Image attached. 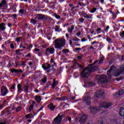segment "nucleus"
I'll return each instance as SVG.
<instances>
[{"label":"nucleus","instance_id":"obj_5","mask_svg":"<svg viewBox=\"0 0 124 124\" xmlns=\"http://www.w3.org/2000/svg\"><path fill=\"white\" fill-rule=\"evenodd\" d=\"M11 111L12 110L10 109V107L6 108L2 111L1 116H4L5 117L9 116V115H11Z\"/></svg>","mask_w":124,"mask_h":124},{"label":"nucleus","instance_id":"obj_8","mask_svg":"<svg viewBox=\"0 0 124 124\" xmlns=\"http://www.w3.org/2000/svg\"><path fill=\"white\" fill-rule=\"evenodd\" d=\"M91 100H92V98L89 96H85L83 99L84 103H85L87 106H90V105H91L92 102Z\"/></svg>","mask_w":124,"mask_h":124},{"label":"nucleus","instance_id":"obj_56","mask_svg":"<svg viewBox=\"0 0 124 124\" xmlns=\"http://www.w3.org/2000/svg\"><path fill=\"white\" fill-rule=\"evenodd\" d=\"M34 51H35V52H40V49L39 48H35Z\"/></svg>","mask_w":124,"mask_h":124},{"label":"nucleus","instance_id":"obj_23","mask_svg":"<svg viewBox=\"0 0 124 124\" xmlns=\"http://www.w3.org/2000/svg\"><path fill=\"white\" fill-rule=\"evenodd\" d=\"M119 115L121 116V117L124 116V107L120 108L119 110Z\"/></svg>","mask_w":124,"mask_h":124},{"label":"nucleus","instance_id":"obj_19","mask_svg":"<svg viewBox=\"0 0 124 124\" xmlns=\"http://www.w3.org/2000/svg\"><path fill=\"white\" fill-rule=\"evenodd\" d=\"M18 12H19V15H20V16H23V15H26V14H27V11L23 9H20Z\"/></svg>","mask_w":124,"mask_h":124},{"label":"nucleus","instance_id":"obj_20","mask_svg":"<svg viewBox=\"0 0 124 124\" xmlns=\"http://www.w3.org/2000/svg\"><path fill=\"white\" fill-rule=\"evenodd\" d=\"M90 74L89 72L85 73V71H82L81 74L80 76L82 78H87V76Z\"/></svg>","mask_w":124,"mask_h":124},{"label":"nucleus","instance_id":"obj_10","mask_svg":"<svg viewBox=\"0 0 124 124\" xmlns=\"http://www.w3.org/2000/svg\"><path fill=\"white\" fill-rule=\"evenodd\" d=\"M11 72L12 73H16L17 76H20L24 71L21 69H12L11 70Z\"/></svg>","mask_w":124,"mask_h":124},{"label":"nucleus","instance_id":"obj_39","mask_svg":"<svg viewBox=\"0 0 124 124\" xmlns=\"http://www.w3.org/2000/svg\"><path fill=\"white\" fill-rule=\"evenodd\" d=\"M34 107V106H33V105H30V106H29V110L30 111H32V110L33 109V107Z\"/></svg>","mask_w":124,"mask_h":124},{"label":"nucleus","instance_id":"obj_3","mask_svg":"<svg viewBox=\"0 0 124 124\" xmlns=\"http://www.w3.org/2000/svg\"><path fill=\"white\" fill-rule=\"evenodd\" d=\"M34 20H37L39 22H42V23H45L47 20H48V17L46 16V15H43L42 14H37L36 15V17H34Z\"/></svg>","mask_w":124,"mask_h":124},{"label":"nucleus","instance_id":"obj_32","mask_svg":"<svg viewBox=\"0 0 124 124\" xmlns=\"http://www.w3.org/2000/svg\"><path fill=\"white\" fill-rule=\"evenodd\" d=\"M55 28H53V29H54L55 30V31H56V32H60V26H59L58 25H56L55 26Z\"/></svg>","mask_w":124,"mask_h":124},{"label":"nucleus","instance_id":"obj_51","mask_svg":"<svg viewBox=\"0 0 124 124\" xmlns=\"http://www.w3.org/2000/svg\"><path fill=\"white\" fill-rule=\"evenodd\" d=\"M92 3H93V4H98V2H95V0H92L91 1Z\"/></svg>","mask_w":124,"mask_h":124},{"label":"nucleus","instance_id":"obj_40","mask_svg":"<svg viewBox=\"0 0 124 124\" xmlns=\"http://www.w3.org/2000/svg\"><path fill=\"white\" fill-rule=\"evenodd\" d=\"M78 21H79V22L81 23V24H83L84 23V22L85 21V19H84L83 18H79L78 19Z\"/></svg>","mask_w":124,"mask_h":124},{"label":"nucleus","instance_id":"obj_33","mask_svg":"<svg viewBox=\"0 0 124 124\" xmlns=\"http://www.w3.org/2000/svg\"><path fill=\"white\" fill-rule=\"evenodd\" d=\"M106 40L108 43H113V42L112 41V39L110 38V37H107L106 38Z\"/></svg>","mask_w":124,"mask_h":124},{"label":"nucleus","instance_id":"obj_64","mask_svg":"<svg viewBox=\"0 0 124 124\" xmlns=\"http://www.w3.org/2000/svg\"><path fill=\"white\" fill-rule=\"evenodd\" d=\"M67 119L68 121H69V123H70V122H71V117H67Z\"/></svg>","mask_w":124,"mask_h":124},{"label":"nucleus","instance_id":"obj_46","mask_svg":"<svg viewBox=\"0 0 124 124\" xmlns=\"http://www.w3.org/2000/svg\"><path fill=\"white\" fill-rule=\"evenodd\" d=\"M100 79H103V80H105L106 79V76L105 75H103L100 78Z\"/></svg>","mask_w":124,"mask_h":124},{"label":"nucleus","instance_id":"obj_6","mask_svg":"<svg viewBox=\"0 0 124 124\" xmlns=\"http://www.w3.org/2000/svg\"><path fill=\"white\" fill-rule=\"evenodd\" d=\"M62 118H63V115H61V114H58V116L53 119V121L55 124H60L62 121Z\"/></svg>","mask_w":124,"mask_h":124},{"label":"nucleus","instance_id":"obj_55","mask_svg":"<svg viewBox=\"0 0 124 124\" xmlns=\"http://www.w3.org/2000/svg\"><path fill=\"white\" fill-rule=\"evenodd\" d=\"M68 32H69L70 33H72V31H73V30H72V29H70V28H69L68 29Z\"/></svg>","mask_w":124,"mask_h":124},{"label":"nucleus","instance_id":"obj_16","mask_svg":"<svg viewBox=\"0 0 124 124\" xmlns=\"http://www.w3.org/2000/svg\"><path fill=\"white\" fill-rule=\"evenodd\" d=\"M46 65H47V66H46ZM46 65L45 64L42 65V68L44 70H48V69H50L51 64H49V63H46Z\"/></svg>","mask_w":124,"mask_h":124},{"label":"nucleus","instance_id":"obj_25","mask_svg":"<svg viewBox=\"0 0 124 124\" xmlns=\"http://www.w3.org/2000/svg\"><path fill=\"white\" fill-rule=\"evenodd\" d=\"M35 100L38 103H40L41 102V97L40 96H36L35 97Z\"/></svg>","mask_w":124,"mask_h":124},{"label":"nucleus","instance_id":"obj_22","mask_svg":"<svg viewBox=\"0 0 124 124\" xmlns=\"http://www.w3.org/2000/svg\"><path fill=\"white\" fill-rule=\"evenodd\" d=\"M82 16L86 19H93V17H92V16H89L86 13H83Z\"/></svg>","mask_w":124,"mask_h":124},{"label":"nucleus","instance_id":"obj_27","mask_svg":"<svg viewBox=\"0 0 124 124\" xmlns=\"http://www.w3.org/2000/svg\"><path fill=\"white\" fill-rule=\"evenodd\" d=\"M26 46H27V47H26V46H22V48H23V49H26H26H27V50H28V51L29 52H31V46H30V45H28V44H27L26 45Z\"/></svg>","mask_w":124,"mask_h":124},{"label":"nucleus","instance_id":"obj_29","mask_svg":"<svg viewBox=\"0 0 124 124\" xmlns=\"http://www.w3.org/2000/svg\"><path fill=\"white\" fill-rule=\"evenodd\" d=\"M15 89H16V84H14L11 86V87L10 88V89L11 90V92H12V93H13V90L14 91V90H15Z\"/></svg>","mask_w":124,"mask_h":124},{"label":"nucleus","instance_id":"obj_54","mask_svg":"<svg viewBox=\"0 0 124 124\" xmlns=\"http://www.w3.org/2000/svg\"><path fill=\"white\" fill-rule=\"evenodd\" d=\"M120 22H124V17H120Z\"/></svg>","mask_w":124,"mask_h":124},{"label":"nucleus","instance_id":"obj_24","mask_svg":"<svg viewBox=\"0 0 124 124\" xmlns=\"http://www.w3.org/2000/svg\"><path fill=\"white\" fill-rule=\"evenodd\" d=\"M58 84H59V81H56V79H53V82L51 85L52 89H55V88L56 87V86H57Z\"/></svg>","mask_w":124,"mask_h":124},{"label":"nucleus","instance_id":"obj_44","mask_svg":"<svg viewBox=\"0 0 124 124\" xmlns=\"http://www.w3.org/2000/svg\"><path fill=\"white\" fill-rule=\"evenodd\" d=\"M42 82L44 84H45V83H46V82H47V78L45 77L43 79H42Z\"/></svg>","mask_w":124,"mask_h":124},{"label":"nucleus","instance_id":"obj_11","mask_svg":"<svg viewBox=\"0 0 124 124\" xmlns=\"http://www.w3.org/2000/svg\"><path fill=\"white\" fill-rule=\"evenodd\" d=\"M88 120V116L86 114L83 115L79 119V123L80 124H84L87 122Z\"/></svg>","mask_w":124,"mask_h":124},{"label":"nucleus","instance_id":"obj_50","mask_svg":"<svg viewBox=\"0 0 124 124\" xmlns=\"http://www.w3.org/2000/svg\"><path fill=\"white\" fill-rule=\"evenodd\" d=\"M10 48H12V49H14L15 48V46H14V44L13 43H11L10 45Z\"/></svg>","mask_w":124,"mask_h":124},{"label":"nucleus","instance_id":"obj_31","mask_svg":"<svg viewBox=\"0 0 124 124\" xmlns=\"http://www.w3.org/2000/svg\"><path fill=\"white\" fill-rule=\"evenodd\" d=\"M98 82V83H101V84H105V80L103 79L102 78H99Z\"/></svg>","mask_w":124,"mask_h":124},{"label":"nucleus","instance_id":"obj_4","mask_svg":"<svg viewBox=\"0 0 124 124\" xmlns=\"http://www.w3.org/2000/svg\"><path fill=\"white\" fill-rule=\"evenodd\" d=\"M121 74L124 75V65L120 66L119 69L113 73L114 77H119Z\"/></svg>","mask_w":124,"mask_h":124},{"label":"nucleus","instance_id":"obj_41","mask_svg":"<svg viewBox=\"0 0 124 124\" xmlns=\"http://www.w3.org/2000/svg\"><path fill=\"white\" fill-rule=\"evenodd\" d=\"M72 40L73 41H76V42H77V41H80V39L77 38V37H74L73 39H72Z\"/></svg>","mask_w":124,"mask_h":124},{"label":"nucleus","instance_id":"obj_35","mask_svg":"<svg viewBox=\"0 0 124 124\" xmlns=\"http://www.w3.org/2000/svg\"><path fill=\"white\" fill-rule=\"evenodd\" d=\"M62 53H63L64 54H66V53H69V49H63L62 50Z\"/></svg>","mask_w":124,"mask_h":124},{"label":"nucleus","instance_id":"obj_63","mask_svg":"<svg viewBox=\"0 0 124 124\" xmlns=\"http://www.w3.org/2000/svg\"><path fill=\"white\" fill-rule=\"evenodd\" d=\"M77 58L78 60H82V59H83V57L81 56H78Z\"/></svg>","mask_w":124,"mask_h":124},{"label":"nucleus","instance_id":"obj_2","mask_svg":"<svg viewBox=\"0 0 124 124\" xmlns=\"http://www.w3.org/2000/svg\"><path fill=\"white\" fill-rule=\"evenodd\" d=\"M65 42L66 41L65 39H56L54 40V47L55 49L62 50V47L65 46Z\"/></svg>","mask_w":124,"mask_h":124},{"label":"nucleus","instance_id":"obj_7","mask_svg":"<svg viewBox=\"0 0 124 124\" xmlns=\"http://www.w3.org/2000/svg\"><path fill=\"white\" fill-rule=\"evenodd\" d=\"M1 95L2 96H5L8 93H9V90L7 89V87L5 86H2L1 87Z\"/></svg>","mask_w":124,"mask_h":124},{"label":"nucleus","instance_id":"obj_38","mask_svg":"<svg viewBox=\"0 0 124 124\" xmlns=\"http://www.w3.org/2000/svg\"><path fill=\"white\" fill-rule=\"evenodd\" d=\"M88 84L90 87H94V83L93 82H88Z\"/></svg>","mask_w":124,"mask_h":124},{"label":"nucleus","instance_id":"obj_14","mask_svg":"<svg viewBox=\"0 0 124 124\" xmlns=\"http://www.w3.org/2000/svg\"><path fill=\"white\" fill-rule=\"evenodd\" d=\"M114 67H115V66L112 65L110 69L107 71V75L109 77V79H111L112 78V75L111 74V72H112V71L113 70V68H114Z\"/></svg>","mask_w":124,"mask_h":124},{"label":"nucleus","instance_id":"obj_42","mask_svg":"<svg viewBox=\"0 0 124 124\" xmlns=\"http://www.w3.org/2000/svg\"><path fill=\"white\" fill-rule=\"evenodd\" d=\"M23 57H25V58H31V53H28L27 55L23 56Z\"/></svg>","mask_w":124,"mask_h":124},{"label":"nucleus","instance_id":"obj_57","mask_svg":"<svg viewBox=\"0 0 124 124\" xmlns=\"http://www.w3.org/2000/svg\"><path fill=\"white\" fill-rule=\"evenodd\" d=\"M6 29V28L4 26H2L1 28V30L2 31H4V30Z\"/></svg>","mask_w":124,"mask_h":124},{"label":"nucleus","instance_id":"obj_17","mask_svg":"<svg viewBox=\"0 0 124 124\" xmlns=\"http://www.w3.org/2000/svg\"><path fill=\"white\" fill-rule=\"evenodd\" d=\"M15 63L13 62L12 61H9L7 65V67H8V68H10V67H15Z\"/></svg>","mask_w":124,"mask_h":124},{"label":"nucleus","instance_id":"obj_1","mask_svg":"<svg viewBox=\"0 0 124 124\" xmlns=\"http://www.w3.org/2000/svg\"><path fill=\"white\" fill-rule=\"evenodd\" d=\"M113 105V103L111 102H102L100 103V106L91 107L90 108V111L92 115H95L96 113L99 112L102 108L109 109Z\"/></svg>","mask_w":124,"mask_h":124},{"label":"nucleus","instance_id":"obj_59","mask_svg":"<svg viewBox=\"0 0 124 124\" xmlns=\"http://www.w3.org/2000/svg\"><path fill=\"white\" fill-rule=\"evenodd\" d=\"M35 54H37L38 57H41V56H42V52L35 53Z\"/></svg>","mask_w":124,"mask_h":124},{"label":"nucleus","instance_id":"obj_37","mask_svg":"<svg viewBox=\"0 0 124 124\" xmlns=\"http://www.w3.org/2000/svg\"><path fill=\"white\" fill-rule=\"evenodd\" d=\"M96 31H97V34H99V33H101L102 30H101V28H98L96 30Z\"/></svg>","mask_w":124,"mask_h":124},{"label":"nucleus","instance_id":"obj_34","mask_svg":"<svg viewBox=\"0 0 124 124\" xmlns=\"http://www.w3.org/2000/svg\"><path fill=\"white\" fill-rule=\"evenodd\" d=\"M53 16L56 18V19H61V16L60 15H58V14L55 13L53 15Z\"/></svg>","mask_w":124,"mask_h":124},{"label":"nucleus","instance_id":"obj_48","mask_svg":"<svg viewBox=\"0 0 124 124\" xmlns=\"http://www.w3.org/2000/svg\"><path fill=\"white\" fill-rule=\"evenodd\" d=\"M96 8H93L91 11V13H94L95 11H96Z\"/></svg>","mask_w":124,"mask_h":124},{"label":"nucleus","instance_id":"obj_21","mask_svg":"<svg viewBox=\"0 0 124 124\" xmlns=\"http://www.w3.org/2000/svg\"><path fill=\"white\" fill-rule=\"evenodd\" d=\"M74 67L76 68H84V66L81 65L79 63L76 62L74 64Z\"/></svg>","mask_w":124,"mask_h":124},{"label":"nucleus","instance_id":"obj_45","mask_svg":"<svg viewBox=\"0 0 124 124\" xmlns=\"http://www.w3.org/2000/svg\"><path fill=\"white\" fill-rule=\"evenodd\" d=\"M105 58H104V57H102L101 58V59L100 60V61H99V63L100 64H101V63H102V62H103V61H104V59H105Z\"/></svg>","mask_w":124,"mask_h":124},{"label":"nucleus","instance_id":"obj_13","mask_svg":"<svg viewBox=\"0 0 124 124\" xmlns=\"http://www.w3.org/2000/svg\"><path fill=\"white\" fill-rule=\"evenodd\" d=\"M37 115V112L34 113L33 111H32V113H29L26 115V119H32L34 116H36Z\"/></svg>","mask_w":124,"mask_h":124},{"label":"nucleus","instance_id":"obj_30","mask_svg":"<svg viewBox=\"0 0 124 124\" xmlns=\"http://www.w3.org/2000/svg\"><path fill=\"white\" fill-rule=\"evenodd\" d=\"M17 91H24V90L22 89V85L21 84L19 83L17 85Z\"/></svg>","mask_w":124,"mask_h":124},{"label":"nucleus","instance_id":"obj_61","mask_svg":"<svg viewBox=\"0 0 124 124\" xmlns=\"http://www.w3.org/2000/svg\"><path fill=\"white\" fill-rule=\"evenodd\" d=\"M95 43H96L97 44H98V42H97V41H94L92 43H91V45H94V44H95Z\"/></svg>","mask_w":124,"mask_h":124},{"label":"nucleus","instance_id":"obj_28","mask_svg":"<svg viewBox=\"0 0 124 124\" xmlns=\"http://www.w3.org/2000/svg\"><path fill=\"white\" fill-rule=\"evenodd\" d=\"M23 87L24 88V92L26 93H29V86L24 85Z\"/></svg>","mask_w":124,"mask_h":124},{"label":"nucleus","instance_id":"obj_47","mask_svg":"<svg viewBox=\"0 0 124 124\" xmlns=\"http://www.w3.org/2000/svg\"><path fill=\"white\" fill-rule=\"evenodd\" d=\"M88 39H86L85 37H83L81 39V41L82 42H85V41H87Z\"/></svg>","mask_w":124,"mask_h":124},{"label":"nucleus","instance_id":"obj_9","mask_svg":"<svg viewBox=\"0 0 124 124\" xmlns=\"http://www.w3.org/2000/svg\"><path fill=\"white\" fill-rule=\"evenodd\" d=\"M55 54V48L54 47H47L46 50V56L48 55H53Z\"/></svg>","mask_w":124,"mask_h":124},{"label":"nucleus","instance_id":"obj_12","mask_svg":"<svg viewBox=\"0 0 124 124\" xmlns=\"http://www.w3.org/2000/svg\"><path fill=\"white\" fill-rule=\"evenodd\" d=\"M124 90H119L118 92L115 93H114L112 94V95L114 98H116V97H118V96L123 95V94H124Z\"/></svg>","mask_w":124,"mask_h":124},{"label":"nucleus","instance_id":"obj_53","mask_svg":"<svg viewBox=\"0 0 124 124\" xmlns=\"http://www.w3.org/2000/svg\"><path fill=\"white\" fill-rule=\"evenodd\" d=\"M42 48H43V49H45L46 48H47V46L46 44H44L43 45H42Z\"/></svg>","mask_w":124,"mask_h":124},{"label":"nucleus","instance_id":"obj_43","mask_svg":"<svg viewBox=\"0 0 124 124\" xmlns=\"http://www.w3.org/2000/svg\"><path fill=\"white\" fill-rule=\"evenodd\" d=\"M21 38H22V37H16V41H17V42H21Z\"/></svg>","mask_w":124,"mask_h":124},{"label":"nucleus","instance_id":"obj_52","mask_svg":"<svg viewBox=\"0 0 124 124\" xmlns=\"http://www.w3.org/2000/svg\"><path fill=\"white\" fill-rule=\"evenodd\" d=\"M56 100H59V101H62V97H57Z\"/></svg>","mask_w":124,"mask_h":124},{"label":"nucleus","instance_id":"obj_26","mask_svg":"<svg viewBox=\"0 0 124 124\" xmlns=\"http://www.w3.org/2000/svg\"><path fill=\"white\" fill-rule=\"evenodd\" d=\"M38 22H39L38 20L32 18L31 19L30 23H31V24H32V25H36V23H38Z\"/></svg>","mask_w":124,"mask_h":124},{"label":"nucleus","instance_id":"obj_62","mask_svg":"<svg viewBox=\"0 0 124 124\" xmlns=\"http://www.w3.org/2000/svg\"><path fill=\"white\" fill-rule=\"evenodd\" d=\"M18 53H20V49L16 50V54H18Z\"/></svg>","mask_w":124,"mask_h":124},{"label":"nucleus","instance_id":"obj_49","mask_svg":"<svg viewBox=\"0 0 124 124\" xmlns=\"http://www.w3.org/2000/svg\"><path fill=\"white\" fill-rule=\"evenodd\" d=\"M1 3L3 5H5V4H6V0H3L1 1Z\"/></svg>","mask_w":124,"mask_h":124},{"label":"nucleus","instance_id":"obj_60","mask_svg":"<svg viewBox=\"0 0 124 124\" xmlns=\"http://www.w3.org/2000/svg\"><path fill=\"white\" fill-rule=\"evenodd\" d=\"M106 124V122H105V121H103V120H102V121H101V122L99 123V124Z\"/></svg>","mask_w":124,"mask_h":124},{"label":"nucleus","instance_id":"obj_15","mask_svg":"<svg viewBox=\"0 0 124 124\" xmlns=\"http://www.w3.org/2000/svg\"><path fill=\"white\" fill-rule=\"evenodd\" d=\"M105 93V92L104 91L100 90L99 93L95 94V97H97L98 98H99V97H102V95Z\"/></svg>","mask_w":124,"mask_h":124},{"label":"nucleus","instance_id":"obj_58","mask_svg":"<svg viewBox=\"0 0 124 124\" xmlns=\"http://www.w3.org/2000/svg\"><path fill=\"white\" fill-rule=\"evenodd\" d=\"M62 101H64V100H67V97H66V96L62 97Z\"/></svg>","mask_w":124,"mask_h":124},{"label":"nucleus","instance_id":"obj_18","mask_svg":"<svg viewBox=\"0 0 124 124\" xmlns=\"http://www.w3.org/2000/svg\"><path fill=\"white\" fill-rule=\"evenodd\" d=\"M47 108H49L50 111H54L55 108H56V106L54 105L53 103H50L47 106Z\"/></svg>","mask_w":124,"mask_h":124},{"label":"nucleus","instance_id":"obj_36","mask_svg":"<svg viewBox=\"0 0 124 124\" xmlns=\"http://www.w3.org/2000/svg\"><path fill=\"white\" fill-rule=\"evenodd\" d=\"M22 110V107L18 106L16 109V112H20Z\"/></svg>","mask_w":124,"mask_h":124}]
</instances>
